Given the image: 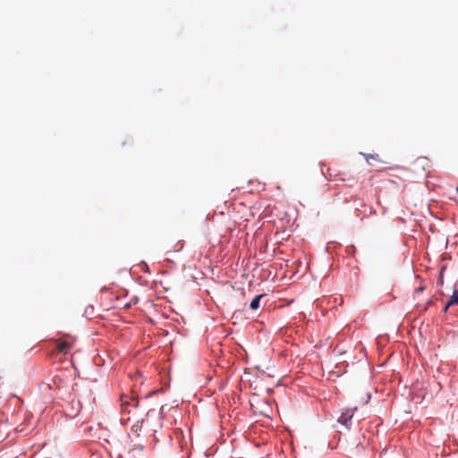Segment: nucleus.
<instances>
[{
	"instance_id": "nucleus-1",
	"label": "nucleus",
	"mask_w": 458,
	"mask_h": 458,
	"mask_svg": "<svg viewBox=\"0 0 458 458\" xmlns=\"http://www.w3.org/2000/svg\"><path fill=\"white\" fill-rule=\"evenodd\" d=\"M139 404V400L134 397H130L128 395L121 396V405L124 412H131L130 408H136Z\"/></svg>"
},
{
	"instance_id": "nucleus-3",
	"label": "nucleus",
	"mask_w": 458,
	"mask_h": 458,
	"mask_svg": "<svg viewBox=\"0 0 458 458\" xmlns=\"http://www.w3.org/2000/svg\"><path fill=\"white\" fill-rule=\"evenodd\" d=\"M264 295L263 294H259V295H257L251 301H250V308L251 310H257L259 307V301H260V299L263 297Z\"/></svg>"
},
{
	"instance_id": "nucleus-5",
	"label": "nucleus",
	"mask_w": 458,
	"mask_h": 458,
	"mask_svg": "<svg viewBox=\"0 0 458 458\" xmlns=\"http://www.w3.org/2000/svg\"><path fill=\"white\" fill-rule=\"evenodd\" d=\"M70 348V345L68 344H62L59 346V351L62 352L66 353Z\"/></svg>"
},
{
	"instance_id": "nucleus-7",
	"label": "nucleus",
	"mask_w": 458,
	"mask_h": 458,
	"mask_svg": "<svg viewBox=\"0 0 458 458\" xmlns=\"http://www.w3.org/2000/svg\"><path fill=\"white\" fill-rule=\"evenodd\" d=\"M456 191H457V193H458V187L456 188Z\"/></svg>"
},
{
	"instance_id": "nucleus-6",
	"label": "nucleus",
	"mask_w": 458,
	"mask_h": 458,
	"mask_svg": "<svg viewBox=\"0 0 458 458\" xmlns=\"http://www.w3.org/2000/svg\"><path fill=\"white\" fill-rule=\"evenodd\" d=\"M451 305H448V302L446 303L445 307V310H447V309L450 307Z\"/></svg>"
},
{
	"instance_id": "nucleus-2",
	"label": "nucleus",
	"mask_w": 458,
	"mask_h": 458,
	"mask_svg": "<svg viewBox=\"0 0 458 458\" xmlns=\"http://www.w3.org/2000/svg\"><path fill=\"white\" fill-rule=\"evenodd\" d=\"M353 413L354 411L351 409L344 411L338 419V422L349 429L352 426V419L353 417Z\"/></svg>"
},
{
	"instance_id": "nucleus-4",
	"label": "nucleus",
	"mask_w": 458,
	"mask_h": 458,
	"mask_svg": "<svg viewBox=\"0 0 458 458\" xmlns=\"http://www.w3.org/2000/svg\"><path fill=\"white\" fill-rule=\"evenodd\" d=\"M458 305V290H454L451 296L450 301H448V305Z\"/></svg>"
}]
</instances>
